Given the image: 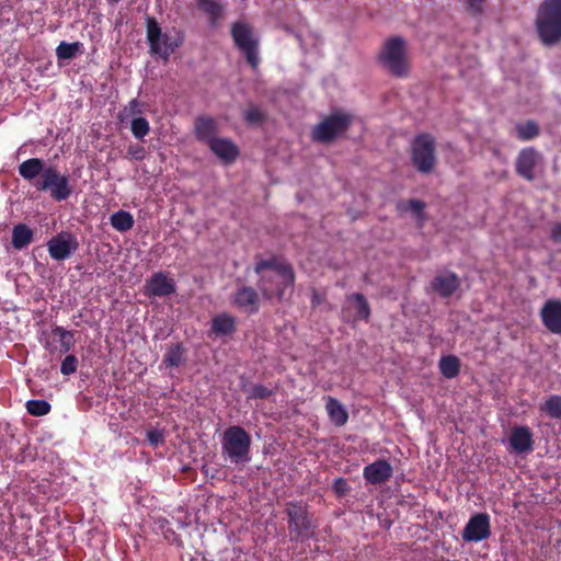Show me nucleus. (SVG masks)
<instances>
[{"label": "nucleus", "mask_w": 561, "mask_h": 561, "mask_svg": "<svg viewBox=\"0 0 561 561\" xmlns=\"http://www.w3.org/2000/svg\"><path fill=\"white\" fill-rule=\"evenodd\" d=\"M208 148L224 163H232L240 154L238 146L228 138L218 137L208 145Z\"/></svg>", "instance_id": "21"}, {"label": "nucleus", "mask_w": 561, "mask_h": 561, "mask_svg": "<svg viewBox=\"0 0 561 561\" xmlns=\"http://www.w3.org/2000/svg\"><path fill=\"white\" fill-rule=\"evenodd\" d=\"M551 239L557 243H561V224L553 226L551 230Z\"/></svg>", "instance_id": "48"}, {"label": "nucleus", "mask_w": 561, "mask_h": 561, "mask_svg": "<svg viewBox=\"0 0 561 561\" xmlns=\"http://www.w3.org/2000/svg\"><path fill=\"white\" fill-rule=\"evenodd\" d=\"M175 293V283L163 272H157L146 280L145 295L148 297H167Z\"/></svg>", "instance_id": "15"}, {"label": "nucleus", "mask_w": 561, "mask_h": 561, "mask_svg": "<svg viewBox=\"0 0 561 561\" xmlns=\"http://www.w3.org/2000/svg\"><path fill=\"white\" fill-rule=\"evenodd\" d=\"M48 253L56 261H64L79 248L77 238L70 232H60L47 242Z\"/></svg>", "instance_id": "12"}, {"label": "nucleus", "mask_w": 561, "mask_h": 561, "mask_svg": "<svg viewBox=\"0 0 561 561\" xmlns=\"http://www.w3.org/2000/svg\"><path fill=\"white\" fill-rule=\"evenodd\" d=\"M254 272L259 275L257 288L268 300L276 298L282 301L286 290L294 287L296 279L293 266L277 255L268 259L256 256Z\"/></svg>", "instance_id": "1"}, {"label": "nucleus", "mask_w": 561, "mask_h": 561, "mask_svg": "<svg viewBox=\"0 0 561 561\" xmlns=\"http://www.w3.org/2000/svg\"><path fill=\"white\" fill-rule=\"evenodd\" d=\"M540 160V153L534 147L523 148L515 161L516 173L526 181L535 180V168Z\"/></svg>", "instance_id": "14"}, {"label": "nucleus", "mask_w": 561, "mask_h": 561, "mask_svg": "<svg viewBox=\"0 0 561 561\" xmlns=\"http://www.w3.org/2000/svg\"><path fill=\"white\" fill-rule=\"evenodd\" d=\"M110 222L115 230L126 232L134 227L135 220L129 211L118 210L111 215Z\"/></svg>", "instance_id": "29"}, {"label": "nucleus", "mask_w": 561, "mask_h": 561, "mask_svg": "<svg viewBox=\"0 0 561 561\" xmlns=\"http://www.w3.org/2000/svg\"><path fill=\"white\" fill-rule=\"evenodd\" d=\"M34 187L38 192H49L50 197L57 202L68 199L73 193L69 175L61 174L54 165L46 168L43 176L34 182Z\"/></svg>", "instance_id": "7"}, {"label": "nucleus", "mask_w": 561, "mask_h": 561, "mask_svg": "<svg viewBox=\"0 0 561 561\" xmlns=\"http://www.w3.org/2000/svg\"><path fill=\"white\" fill-rule=\"evenodd\" d=\"M352 124V116L346 113H332L317 124L311 131V139L320 144H330L345 133Z\"/></svg>", "instance_id": "8"}, {"label": "nucleus", "mask_w": 561, "mask_h": 561, "mask_svg": "<svg viewBox=\"0 0 561 561\" xmlns=\"http://www.w3.org/2000/svg\"><path fill=\"white\" fill-rule=\"evenodd\" d=\"M332 489L337 497H342L350 492L351 486L346 479L337 478L334 480Z\"/></svg>", "instance_id": "42"}, {"label": "nucleus", "mask_w": 561, "mask_h": 561, "mask_svg": "<svg viewBox=\"0 0 561 561\" xmlns=\"http://www.w3.org/2000/svg\"><path fill=\"white\" fill-rule=\"evenodd\" d=\"M486 0H465L468 12L473 15L478 16L481 15L484 12V3Z\"/></svg>", "instance_id": "43"}, {"label": "nucleus", "mask_w": 561, "mask_h": 561, "mask_svg": "<svg viewBox=\"0 0 561 561\" xmlns=\"http://www.w3.org/2000/svg\"><path fill=\"white\" fill-rule=\"evenodd\" d=\"M325 409L330 421L335 426H343L346 424L348 420V413L339 400L332 397H328Z\"/></svg>", "instance_id": "25"}, {"label": "nucleus", "mask_w": 561, "mask_h": 561, "mask_svg": "<svg viewBox=\"0 0 561 561\" xmlns=\"http://www.w3.org/2000/svg\"><path fill=\"white\" fill-rule=\"evenodd\" d=\"M222 448L228 456H248L251 436L239 425L229 426L222 435Z\"/></svg>", "instance_id": "10"}, {"label": "nucleus", "mask_w": 561, "mask_h": 561, "mask_svg": "<svg viewBox=\"0 0 561 561\" xmlns=\"http://www.w3.org/2000/svg\"><path fill=\"white\" fill-rule=\"evenodd\" d=\"M273 393H274V391L272 389L267 388L264 385H254L250 389V392L248 394V399H261V400H264V399H267V398L272 397Z\"/></svg>", "instance_id": "39"}, {"label": "nucleus", "mask_w": 561, "mask_h": 561, "mask_svg": "<svg viewBox=\"0 0 561 561\" xmlns=\"http://www.w3.org/2000/svg\"><path fill=\"white\" fill-rule=\"evenodd\" d=\"M219 133L217 121L208 115L197 116L194 121L195 138L207 146L215 139Z\"/></svg>", "instance_id": "17"}, {"label": "nucleus", "mask_w": 561, "mask_h": 561, "mask_svg": "<svg viewBox=\"0 0 561 561\" xmlns=\"http://www.w3.org/2000/svg\"><path fill=\"white\" fill-rule=\"evenodd\" d=\"M393 473L391 465L383 458H378L375 462L364 468V479L367 483L378 485L387 482Z\"/></svg>", "instance_id": "18"}, {"label": "nucleus", "mask_w": 561, "mask_h": 561, "mask_svg": "<svg viewBox=\"0 0 561 561\" xmlns=\"http://www.w3.org/2000/svg\"><path fill=\"white\" fill-rule=\"evenodd\" d=\"M205 458H194V462L197 465V466H201L202 467V470L204 472V474L206 477H210V478H217L218 474H219V471L217 468H216V463H213L211 461L209 462H205L204 461Z\"/></svg>", "instance_id": "41"}, {"label": "nucleus", "mask_w": 561, "mask_h": 561, "mask_svg": "<svg viewBox=\"0 0 561 561\" xmlns=\"http://www.w3.org/2000/svg\"><path fill=\"white\" fill-rule=\"evenodd\" d=\"M51 405L46 400H30L26 402V411L33 416H44L50 412Z\"/></svg>", "instance_id": "36"}, {"label": "nucleus", "mask_w": 561, "mask_h": 561, "mask_svg": "<svg viewBox=\"0 0 561 561\" xmlns=\"http://www.w3.org/2000/svg\"><path fill=\"white\" fill-rule=\"evenodd\" d=\"M459 286L460 279L458 275L453 272L439 274L431 282V289L437 293L442 298L453 296Z\"/></svg>", "instance_id": "20"}, {"label": "nucleus", "mask_w": 561, "mask_h": 561, "mask_svg": "<svg viewBox=\"0 0 561 561\" xmlns=\"http://www.w3.org/2000/svg\"><path fill=\"white\" fill-rule=\"evenodd\" d=\"M243 118L249 124H262L266 114L259 106L252 105L244 112Z\"/></svg>", "instance_id": "37"}, {"label": "nucleus", "mask_w": 561, "mask_h": 561, "mask_svg": "<svg viewBox=\"0 0 561 561\" xmlns=\"http://www.w3.org/2000/svg\"><path fill=\"white\" fill-rule=\"evenodd\" d=\"M540 134L539 126L534 121H527L516 125V136L519 140L527 141L535 139Z\"/></svg>", "instance_id": "32"}, {"label": "nucleus", "mask_w": 561, "mask_h": 561, "mask_svg": "<svg viewBox=\"0 0 561 561\" xmlns=\"http://www.w3.org/2000/svg\"><path fill=\"white\" fill-rule=\"evenodd\" d=\"M511 447L519 454L531 450L533 433L527 426H518L512 430L510 435Z\"/></svg>", "instance_id": "22"}, {"label": "nucleus", "mask_w": 561, "mask_h": 561, "mask_svg": "<svg viewBox=\"0 0 561 561\" xmlns=\"http://www.w3.org/2000/svg\"><path fill=\"white\" fill-rule=\"evenodd\" d=\"M60 341V347L62 353H68L75 345V334L70 333L67 337Z\"/></svg>", "instance_id": "46"}, {"label": "nucleus", "mask_w": 561, "mask_h": 561, "mask_svg": "<svg viewBox=\"0 0 561 561\" xmlns=\"http://www.w3.org/2000/svg\"><path fill=\"white\" fill-rule=\"evenodd\" d=\"M164 431L159 428H150L147 431L146 439L150 446L157 447L164 443Z\"/></svg>", "instance_id": "40"}, {"label": "nucleus", "mask_w": 561, "mask_h": 561, "mask_svg": "<svg viewBox=\"0 0 561 561\" xmlns=\"http://www.w3.org/2000/svg\"><path fill=\"white\" fill-rule=\"evenodd\" d=\"M108 1H110V2H112V3H117V2H119L121 0H108Z\"/></svg>", "instance_id": "50"}, {"label": "nucleus", "mask_w": 561, "mask_h": 561, "mask_svg": "<svg viewBox=\"0 0 561 561\" xmlns=\"http://www.w3.org/2000/svg\"><path fill=\"white\" fill-rule=\"evenodd\" d=\"M236 330V319L228 313H220L211 320V332L217 336L232 334Z\"/></svg>", "instance_id": "24"}, {"label": "nucleus", "mask_w": 561, "mask_h": 561, "mask_svg": "<svg viewBox=\"0 0 561 561\" xmlns=\"http://www.w3.org/2000/svg\"><path fill=\"white\" fill-rule=\"evenodd\" d=\"M540 411L550 419H561V396H550L541 405Z\"/></svg>", "instance_id": "33"}, {"label": "nucleus", "mask_w": 561, "mask_h": 561, "mask_svg": "<svg viewBox=\"0 0 561 561\" xmlns=\"http://www.w3.org/2000/svg\"><path fill=\"white\" fill-rule=\"evenodd\" d=\"M144 112L142 103L138 99H133L128 104L118 113V121L121 123L126 122L130 117H139Z\"/></svg>", "instance_id": "34"}, {"label": "nucleus", "mask_w": 561, "mask_h": 561, "mask_svg": "<svg viewBox=\"0 0 561 561\" xmlns=\"http://www.w3.org/2000/svg\"><path fill=\"white\" fill-rule=\"evenodd\" d=\"M47 167L42 159L30 158L19 165L18 171L21 178L34 185V182L43 176Z\"/></svg>", "instance_id": "23"}, {"label": "nucleus", "mask_w": 561, "mask_h": 561, "mask_svg": "<svg viewBox=\"0 0 561 561\" xmlns=\"http://www.w3.org/2000/svg\"><path fill=\"white\" fill-rule=\"evenodd\" d=\"M460 359L456 355L442 356L438 362L440 374L447 378H456L460 373Z\"/></svg>", "instance_id": "27"}, {"label": "nucleus", "mask_w": 561, "mask_h": 561, "mask_svg": "<svg viewBox=\"0 0 561 561\" xmlns=\"http://www.w3.org/2000/svg\"><path fill=\"white\" fill-rule=\"evenodd\" d=\"M230 35L234 47L242 54L247 64L253 69H257L260 58V36L254 27L245 21H237L231 24Z\"/></svg>", "instance_id": "4"}, {"label": "nucleus", "mask_w": 561, "mask_h": 561, "mask_svg": "<svg viewBox=\"0 0 561 561\" xmlns=\"http://www.w3.org/2000/svg\"><path fill=\"white\" fill-rule=\"evenodd\" d=\"M51 333L54 336H58L59 340H64L70 333H72V331L66 330L65 328L57 325V327L53 328Z\"/></svg>", "instance_id": "47"}, {"label": "nucleus", "mask_w": 561, "mask_h": 561, "mask_svg": "<svg viewBox=\"0 0 561 561\" xmlns=\"http://www.w3.org/2000/svg\"><path fill=\"white\" fill-rule=\"evenodd\" d=\"M407 41L401 36H392L385 41L378 60L382 68L391 76L404 78L409 75Z\"/></svg>", "instance_id": "3"}, {"label": "nucleus", "mask_w": 561, "mask_h": 561, "mask_svg": "<svg viewBox=\"0 0 561 561\" xmlns=\"http://www.w3.org/2000/svg\"><path fill=\"white\" fill-rule=\"evenodd\" d=\"M81 49L82 43L80 42L67 43L62 41L56 48V56L58 60H70L80 54Z\"/></svg>", "instance_id": "31"}, {"label": "nucleus", "mask_w": 561, "mask_h": 561, "mask_svg": "<svg viewBox=\"0 0 561 561\" xmlns=\"http://www.w3.org/2000/svg\"><path fill=\"white\" fill-rule=\"evenodd\" d=\"M130 130L136 139L142 140L150 131V125L147 118L139 116L130 122Z\"/></svg>", "instance_id": "35"}, {"label": "nucleus", "mask_w": 561, "mask_h": 561, "mask_svg": "<svg viewBox=\"0 0 561 561\" xmlns=\"http://www.w3.org/2000/svg\"><path fill=\"white\" fill-rule=\"evenodd\" d=\"M540 318L549 332L561 334V300L548 299L540 309Z\"/></svg>", "instance_id": "16"}, {"label": "nucleus", "mask_w": 561, "mask_h": 561, "mask_svg": "<svg viewBox=\"0 0 561 561\" xmlns=\"http://www.w3.org/2000/svg\"><path fill=\"white\" fill-rule=\"evenodd\" d=\"M409 208L412 210V213L415 215V217L420 221H424L425 219V203L419 199H410L409 201Z\"/></svg>", "instance_id": "44"}, {"label": "nucleus", "mask_w": 561, "mask_h": 561, "mask_svg": "<svg viewBox=\"0 0 561 561\" xmlns=\"http://www.w3.org/2000/svg\"><path fill=\"white\" fill-rule=\"evenodd\" d=\"M34 232L25 224H19L12 230V245L16 250L26 248L33 241Z\"/></svg>", "instance_id": "26"}, {"label": "nucleus", "mask_w": 561, "mask_h": 561, "mask_svg": "<svg viewBox=\"0 0 561 561\" xmlns=\"http://www.w3.org/2000/svg\"><path fill=\"white\" fill-rule=\"evenodd\" d=\"M286 514L291 541H301L311 536V520L306 505L300 502H288Z\"/></svg>", "instance_id": "9"}, {"label": "nucleus", "mask_w": 561, "mask_h": 561, "mask_svg": "<svg viewBox=\"0 0 561 561\" xmlns=\"http://www.w3.org/2000/svg\"><path fill=\"white\" fill-rule=\"evenodd\" d=\"M195 7L207 21V25L218 28L227 15V7L222 0H194Z\"/></svg>", "instance_id": "13"}, {"label": "nucleus", "mask_w": 561, "mask_h": 561, "mask_svg": "<svg viewBox=\"0 0 561 561\" xmlns=\"http://www.w3.org/2000/svg\"><path fill=\"white\" fill-rule=\"evenodd\" d=\"M243 461H248L250 460L251 458H248V457H244V458H241Z\"/></svg>", "instance_id": "51"}, {"label": "nucleus", "mask_w": 561, "mask_h": 561, "mask_svg": "<svg viewBox=\"0 0 561 561\" xmlns=\"http://www.w3.org/2000/svg\"><path fill=\"white\" fill-rule=\"evenodd\" d=\"M128 153L135 160H142L145 158L146 150L142 146L136 145L128 148Z\"/></svg>", "instance_id": "45"}, {"label": "nucleus", "mask_w": 561, "mask_h": 561, "mask_svg": "<svg viewBox=\"0 0 561 561\" xmlns=\"http://www.w3.org/2000/svg\"><path fill=\"white\" fill-rule=\"evenodd\" d=\"M491 536L490 515L488 513H477L472 515L461 531V538L465 542H480Z\"/></svg>", "instance_id": "11"}, {"label": "nucleus", "mask_w": 561, "mask_h": 561, "mask_svg": "<svg viewBox=\"0 0 561 561\" xmlns=\"http://www.w3.org/2000/svg\"><path fill=\"white\" fill-rule=\"evenodd\" d=\"M78 358L73 354H68L60 365V373L64 376L72 375L77 371Z\"/></svg>", "instance_id": "38"}, {"label": "nucleus", "mask_w": 561, "mask_h": 561, "mask_svg": "<svg viewBox=\"0 0 561 561\" xmlns=\"http://www.w3.org/2000/svg\"><path fill=\"white\" fill-rule=\"evenodd\" d=\"M184 352L181 343L170 345L163 356V363L169 367H179L184 362Z\"/></svg>", "instance_id": "30"}, {"label": "nucleus", "mask_w": 561, "mask_h": 561, "mask_svg": "<svg viewBox=\"0 0 561 561\" xmlns=\"http://www.w3.org/2000/svg\"><path fill=\"white\" fill-rule=\"evenodd\" d=\"M347 300L354 301L355 304L356 316L354 320H364L368 322L371 314V310L365 296L360 293H354L347 296Z\"/></svg>", "instance_id": "28"}, {"label": "nucleus", "mask_w": 561, "mask_h": 561, "mask_svg": "<svg viewBox=\"0 0 561 561\" xmlns=\"http://www.w3.org/2000/svg\"><path fill=\"white\" fill-rule=\"evenodd\" d=\"M232 302L236 307L249 314L256 313L260 308L257 291L250 286L240 287L233 295Z\"/></svg>", "instance_id": "19"}, {"label": "nucleus", "mask_w": 561, "mask_h": 561, "mask_svg": "<svg viewBox=\"0 0 561 561\" xmlns=\"http://www.w3.org/2000/svg\"><path fill=\"white\" fill-rule=\"evenodd\" d=\"M146 28L150 53L157 54L165 60L184 42V34L181 31L176 33L174 39H171L167 34H162L159 23L152 16H147Z\"/></svg>", "instance_id": "6"}, {"label": "nucleus", "mask_w": 561, "mask_h": 561, "mask_svg": "<svg viewBox=\"0 0 561 561\" xmlns=\"http://www.w3.org/2000/svg\"><path fill=\"white\" fill-rule=\"evenodd\" d=\"M410 159L415 170L422 174L433 172L436 159V139L430 133L415 135L410 145Z\"/></svg>", "instance_id": "5"}, {"label": "nucleus", "mask_w": 561, "mask_h": 561, "mask_svg": "<svg viewBox=\"0 0 561 561\" xmlns=\"http://www.w3.org/2000/svg\"><path fill=\"white\" fill-rule=\"evenodd\" d=\"M536 30L543 45L561 42V0H545L536 19Z\"/></svg>", "instance_id": "2"}, {"label": "nucleus", "mask_w": 561, "mask_h": 561, "mask_svg": "<svg viewBox=\"0 0 561 561\" xmlns=\"http://www.w3.org/2000/svg\"><path fill=\"white\" fill-rule=\"evenodd\" d=\"M182 471L184 473H188L191 471V468L188 466H183Z\"/></svg>", "instance_id": "49"}]
</instances>
